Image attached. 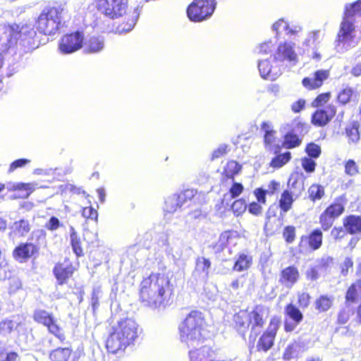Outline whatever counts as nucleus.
<instances>
[{
  "instance_id": "1",
  "label": "nucleus",
  "mask_w": 361,
  "mask_h": 361,
  "mask_svg": "<svg viewBox=\"0 0 361 361\" xmlns=\"http://www.w3.org/2000/svg\"><path fill=\"white\" fill-rule=\"evenodd\" d=\"M172 289L170 281L163 274H152L140 286V301L152 309H164L169 302Z\"/></svg>"
},
{
  "instance_id": "2",
  "label": "nucleus",
  "mask_w": 361,
  "mask_h": 361,
  "mask_svg": "<svg viewBox=\"0 0 361 361\" xmlns=\"http://www.w3.org/2000/svg\"><path fill=\"white\" fill-rule=\"evenodd\" d=\"M207 323L200 311L192 310L178 326L180 341L188 348L200 346L207 335Z\"/></svg>"
},
{
  "instance_id": "3",
  "label": "nucleus",
  "mask_w": 361,
  "mask_h": 361,
  "mask_svg": "<svg viewBox=\"0 0 361 361\" xmlns=\"http://www.w3.org/2000/svg\"><path fill=\"white\" fill-rule=\"evenodd\" d=\"M137 334L138 325L134 319H122L106 341L107 350L113 354L123 350L135 341Z\"/></svg>"
},
{
  "instance_id": "4",
  "label": "nucleus",
  "mask_w": 361,
  "mask_h": 361,
  "mask_svg": "<svg viewBox=\"0 0 361 361\" xmlns=\"http://www.w3.org/2000/svg\"><path fill=\"white\" fill-rule=\"evenodd\" d=\"M64 10L61 4L45 7L38 16L37 30L45 35H54L63 25Z\"/></svg>"
},
{
  "instance_id": "5",
  "label": "nucleus",
  "mask_w": 361,
  "mask_h": 361,
  "mask_svg": "<svg viewBox=\"0 0 361 361\" xmlns=\"http://www.w3.org/2000/svg\"><path fill=\"white\" fill-rule=\"evenodd\" d=\"M95 7L99 13L115 19L126 13L128 0H96Z\"/></svg>"
},
{
  "instance_id": "6",
  "label": "nucleus",
  "mask_w": 361,
  "mask_h": 361,
  "mask_svg": "<svg viewBox=\"0 0 361 361\" xmlns=\"http://www.w3.org/2000/svg\"><path fill=\"white\" fill-rule=\"evenodd\" d=\"M216 8V0H194L187 10L190 20L200 22L209 18Z\"/></svg>"
},
{
  "instance_id": "7",
  "label": "nucleus",
  "mask_w": 361,
  "mask_h": 361,
  "mask_svg": "<svg viewBox=\"0 0 361 361\" xmlns=\"http://www.w3.org/2000/svg\"><path fill=\"white\" fill-rule=\"evenodd\" d=\"M354 22V20L343 18L336 40V47L338 51H343L351 47L355 37Z\"/></svg>"
},
{
  "instance_id": "8",
  "label": "nucleus",
  "mask_w": 361,
  "mask_h": 361,
  "mask_svg": "<svg viewBox=\"0 0 361 361\" xmlns=\"http://www.w3.org/2000/svg\"><path fill=\"white\" fill-rule=\"evenodd\" d=\"M34 319L38 323L46 326L49 331L54 335L61 342L65 339V335L63 329L57 324L56 319L52 314L42 310H38L35 312Z\"/></svg>"
},
{
  "instance_id": "9",
  "label": "nucleus",
  "mask_w": 361,
  "mask_h": 361,
  "mask_svg": "<svg viewBox=\"0 0 361 361\" xmlns=\"http://www.w3.org/2000/svg\"><path fill=\"white\" fill-rule=\"evenodd\" d=\"M83 42L82 32H75L63 35L59 42V48L63 54H72L80 49L82 47Z\"/></svg>"
},
{
  "instance_id": "10",
  "label": "nucleus",
  "mask_w": 361,
  "mask_h": 361,
  "mask_svg": "<svg viewBox=\"0 0 361 361\" xmlns=\"http://www.w3.org/2000/svg\"><path fill=\"white\" fill-rule=\"evenodd\" d=\"M280 323V319L277 317H274L271 319L267 330L262 335L258 341L257 344L258 350L266 352L273 346Z\"/></svg>"
},
{
  "instance_id": "11",
  "label": "nucleus",
  "mask_w": 361,
  "mask_h": 361,
  "mask_svg": "<svg viewBox=\"0 0 361 361\" xmlns=\"http://www.w3.org/2000/svg\"><path fill=\"white\" fill-rule=\"evenodd\" d=\"M35 34V32L30 29L27 26H23L20 28L18 25H10L6 28L4 32V35L7 41L6 46L11 47L17 43L19 38L24 36L25 37L26 35L32 38Z\"/></svg>"
},
{
  "instance_id": "12",
  "label": "nucleus",
  "mask_w": 361,
  "mask_h": 361,
  "mask_svg": "<svg viewBox=\"0 0 361 361\" xmlns=\"http://www.w3.org/2000/svg\"><path fill=\"white\" fill-rule=\"evenodd\" d=\"M249 327H250V338L254 340L259 334L264 324V311L262 307H256L252 311L248 312Z\"/></svg>"
},
{
  "instance_id": "13",
  "label": "nucleus",
  "mask_w": 361,
  "mask_h": 361,
  "mask_svg": "<svg viewBox=\"0 0 361 361\" xmlns=\"http://www.w3.org/2000/svg\"><path fill=\"white\" fill-rule=\"evenodd\" d=\"M274 59L280 62L288 61L295 65L298 61V55L293 49V45L285 42L279 46L274 54Z\"/></svg>"
},
{
  "instance_id": "14",
  "label": "nucleus",
  "mask_w": 361,
  "mask_h": 361,
  "mask_svg": "<svg viewBox=\"0 0 361 361\" xmlns=\"http://www.w3.org/2000/svg\"><path fill=\"white\" fill-rule=\"evenodd\" d=\"M74 267L71 262L65 259L63 263H58L54 268L53 272L59 285L66 283L67 280L72 276Z\"/></svg>"
},
{
  "instance_id": "15",
  "label": "nucleus",
  "mask_w": 361,
  "mask_h": 361,
  "mask_svg": "<svg viewBox=\"0 0 361 361\" xmlns=\"http://www.w3.org/2000/svg\"><path fill=\"white\" fill-rule=\"evenodd\" d=\"M336 112V108L333 105H329L324 109H318L312 115V123L318 126H324L332 119Z\"/></svg>"
},
{
  "instance_id": "16",
  "label": "nucleus",
  "mask_w": 361,
  "mask_h": 361,
  "mask_svg": "<svg viewBox=\"0 0 361 361\" xmlns=\"http://www.w3.org/2000/svg\"><path fill=\"white\" fill-rule=\"evenodd\" d=\"M329 77V71L327 70H318L312 76L305 78L302 85L307 89L314 90L322 86L323 82Z\"/></svg>"
},
{
  "instance_id": "17",
  "label": "nucleus",
  "mask_w": 361,
  "mask_h": 361,
  "mask_svg": "<svg viewBox=\"0 0 361 361\" xmlns=\"http://www.w3.org/2000/svg\"><path fill=\"white\" fill-rule=\"evenodd\" d=\"M262 130L264 132V141L265 148L271 152L276 153L279 151V145L274 144L276 131L270 122H263L261 125Z\"/></svg>"
},
{
  "instance_id": "18",
  "label": "nucleus",
  "mask_w": 361,
  "mask_h": 361,
  "mask_svg": "<svg viewBox=\"0 0 361 361\" xmlns=\"http://www.w3.org/2000/svg\"><path fill=\"white\" fill-rule=\"evenodd\" d=\"M299 273L296 268L288 267L281 272V282L288 288L292 287L298 281Z\"/></svg>"
},
{
  "instance_id": "19",
  "label": "nucleus",
  "mask_w": 361,
  "mask_h": 361,
  "mask_svg": "<svg viewBox=\"0 0 361 361\" xmlns=\"http://www.w3.org/2000/svg\"><path fill=\"white\" fill-rule=\"evenodd\" d=\"M104 48V40L102 37H91L84 43V51L86 53H98L102 51Z\"/></svg>"
},
{
  "instance_id": "20",
  "label": "nucleus",
  "mask_w": 361,
  "mask_h": 361,
  "mask_svg": "<svg viewBox=\"0 0 361 361\" xmlns=\"http://www.w3.org/2000/svg\"><path fill=\"white\" fill-rule=\"evenodd\" d=\"M258 68L262 78L270 80H274L279 75L278 71H275L267 60L260 59L258 63Z\"/></svg>"
},
{
  "instance_id": "21",
  "label": "nucleus",
  "mask_w": 361,
  "mask_h": 361,
  "mask_svg": "<svg viewBox=\"0 0 361 361\" xmlns=\"http://www.w3.org/2000/svg\"><path fill=\"white\" fill-rule=\"evenodd\" d=\"M239 240L235 232L227 231L222 233L219 237V246L220 248H231L237 245Z\"/></svg>"
},
{
  "instance_id": "22",
  "label": "nucleus",
  "mask_w": 361,
  "mask_h": 361,
  "mask_svg": "<svg viewBox=\"0 0 361 361\" xmlns=\"http://www.w3.org/2000/svg\"><path fill=\"white\" fill-rule=\"evenodd\" d=\"M345 229L350 233L361 232V216L351 215L344 222Z\"/></svg>"
},
{
  "instance_id": "23",
  "label": "nucleus",
  "mask_w": 361,
  "mask_h": 361,
  "mask_svg": "<svg viewBox=\"0 0 361 361\" xmlns=\"http://www.w3.org/2000/svg\"><path fill=\"white\" fill-rule=\"evenodd\" d=\"M19 324L18 319L16 316L7 318L0 322V334L8 335Z\"/></svg>"
},
{
  "instance_id": "24",
  "label": "nucleus",
  "mask_w": 361,
  "mask_h": 361,
  "mask_svg": "<svg viewBox=\"0 0 361 361\" xmlns=\"http://www.w3.org/2000/svg\"><path fill=\"white\" fill-rule=\"evenodd\" d=\"M322 242V233L314 230L308 237L302 236L301 243H308L311 248H319Z\"/></svg>"
},
{
  "instance_id": "25",
  "label": "nucleus",
  "mask_w": 361,
  "mask_h": 361,
  "mask_svg": "<svg viewBox=\"0 0 361 361\" xmlns=\"http://www.w3.org/2000/svg\"><path fill=\"white\" fill-rule=\"evenodd\" d=\"M192 349L189 351L190 361H192L191 354L194 353L196 355L198 356V360L202 361H212L210 360V357L212 356V350L209 346L203 345L200 348H192Z\"/></svg>"
},
{
  "instance_id": "26",
  "label": "nucleus",
  "mask_w": 361,
  "mask_h": 361,
  "mask_svg": "<svg viewBox=\"0 0 361 361\" xmlns=\"http://www.w3.org/2000/svg\"><path fill=\"white\" fill-rule=\"evenodd\" d=\"M361 11V0H357L352 4L345 5L343 18L348 20H354L353 18Z\"/></svg>"
},
{
  "instance_id": "27",
  "label": "nucleus",
  "mask_w": 361,
  "mask_h": 361,
  "mask_svg": "<svg viewBox=\"0 0 361 361\" xmlns=\"http://www.w3.org/2000/svg\"><path fill=\"white\" fill-rule=\"evenodd\" d=\"M71 355V350L68 348H59L52 350L49 354L51 361H68Z\"/></svg>"
},
{
  "instance_id": "28",
  "label": "nucleus",
  "mask_w": 361,
  "mask_h": 361,
  "mask_svg": "<svg viewBox=\"0 0 361 361\" xmlns=\"http://www.w3.org/2000/svg\"><path fill=\"white\" fill-rule=\"evenodd\" d=\"M272 30L277 34L283 31L286 32L288 34H295L300 31L301 27L299 26H295L294 28H290L287 22H286L283 19H280L272 25Z\"/></svg>"
},
{
  "instance_id": "29",
  "label": "nucleus",
  "mask_w": 361,
  "mask_h": 361,
  "mask_svg": "<svg viewBox=\"0 0 361 361\" xmlns=\"http://www.w3.org/2000/svg\"><path fill=\"white\" fill-rule=\"evenodd\" d=\"M7 188L10 190H18L23 192L24 193L20 195L21 197L27 198L35 188L34 183H18L11 185H8Z\"/></svg>"
},
{
  "instance_id": "30",
  "label": "nucleus",
  "mask_w": 361,
  "mask_h": 361,
  "mask_svg": "<svg viewBox=\"0 0 361 361\" xmlns=\"http://www.w3.org/2000/svg\"><path fill=\"white\" fill-rule=\"evenodd\" d=\"M252 264V257L250 256L242 254L237 258L233 269L237 271H243L250 268Z\"/></svg>"
},
{
  "instance_id": "31",
  "label": "nucleus",
  "mask_w": 361,
  "mask_h": 361,
  "mask_svg": "<svg viewBox=\"0 0 361 361\" xmlns=\"http://www.w3.org/2000/svg\"><path fill=\"white\" fill-rule=\"evenodd\" d=\"M361 295V280L353 283L348 288L345 299L348 302H354Z\"/></svg>"
},
{
  "instance_id": "32",
  "label": "nucleus",
  "mask_w": 361,
  "mask_h": 361,
  "mask_svg": "<svg viewBox=\"0 0 361 361\" xmlns=\"http://www.w3.org/2000/svg\"><path fill=\"white\" fill-rule=\"evenodd\" d=\"M46 233L42 229L34 231L32 233L30 245L32 247V248H37L39 246L43 245L45 242Z\"/></svg>"
},
{
  "instance_id": "33",
  "label": "nucleus",
  "mask_w": 361,
  "mask_h": 361,
  "mask_svg": "<svg viewBox=\"0 0 361 361\" xmlns=\"http://www.w3.org/2000/svg\"><path fill=\"white\" fill-rule=\"evenodd\" d=\"M293 199L291 193L288 190H284L281 194L279 200V206L283 212L289 211L292 207Z\"/></svg>"
},
{
  "instance_id": "34",
  "label": "nucleus",
  "mask_w": 361,
  "mask_h": 361,
  "mask_svg": "<svg viewBox=\"0 0 361 361\" xmlns=\"http://www.w3.org/2000/svg\"><path fill=\"white\" fill-rule=\"evenodd\" d=\"M333 300V297H329L327 295H321L315 301V307L319 312H326L331 307Z\"/></svg>"
},
{
  "instance_id": "35",
  "label": "nucleus",
  "mask_w": 361,
  "mask_h": 361,
  "mask_svg": "<svg viewBox=\"0 0 361 361\" xmlns=\"http://www.w3.org/2000/svg\"><path fill=\"white\" fill-rule=\"evenodd\" d=\"M286 313L295 322V325L298 324L303 318L302 314L299 309L292 304L286 306Z\"/></svg>"
},
{
  "instance_id": "36",
  "label": "nucleus",
  "mask_w": 361,
  "mask_h": 361,
  "mask_svg": "<svg viewBox=\"0 0 361 361\" xmlns=\"http://www.w3.org/2000/svg\"><path fill=\"white\" fill-rule=\"evenodd\" d=\"M18 355L15 352H8L6 344L0 341V361H18Z\"/></svg>"
},
{
  "instance_id": "37",
  "label": "nucleus",
  "mask_w": 361,
  "mask_h": 361,
  "mask_svg": "<svg viewBox=\"0 0 361 361\" xmlns=\"http://www.w3.org/2000/svg\"><path fill=\"white\" fill-rule=\"evenodd\" d=\"M308 194L312 201L319 200L324 195V187L318 184H313L309 188Z\"/></svg>"
},
{
  "instance_id": "38",
  "label": "nucleus",
  "mask_w": 361,
  "mask_h": 361,
  "mask_svg": "<svg viewBox=\"0 0 361 361\" xmlns=\"http://www.w3.org/2000/svg\"><path fill=\"white\" fill-rule=\"evenodd\" d=\"M234 321L235 322L236 326L239 329H248L249 328V317L248 312L245 311H241L239 313L235 314Z\"/></svg>"
},
{
  "instance_id": "39",
  "label": "nucleus",
  "mask_w": 361,
  "mask_h": 361,
  "mask_svg": "<svg viewBox=\"0 0 361 361\" xmlns=\"http://www.w3.org/2000/svg\"><path fill=\"white\" fill-rule=\"evenodd\" d=\"M358 128L359 123L357 122H353L345 128L346 135L353 142H357L360 139Z\"/></svg>"
},
{
  "instance_id": "40",
  "label": "nucleus",
  "mask_w": 361,
  "mask_h": 361,
  "mask_svg": "<svg viewBox=\"0 0 361 361\" xmlns=\"http://www.w3.org/2000/svg\"><path fill=\"white\" fill-rule=\"evenodd\" d=\"M180 206L176 198V194H173L166 200L164 210L169 213L175 212Z\"/></svg>"
},
{
  "instance_id": "41",
  "label": "nucleus",
  "mask_w": 361,
  "mask_h": 361,
  "mask_svg": "<svg viewBox=\"0 0 361 361\" xmlns=\"http://www.w3.org/2000/svg\"><path fill=\"white\" fill-rule=\"evenodd\" d=\"M319 30H315L310 32L305 39L304 45L307 47L311 48L312 49H316L317 44L319 43Z\"/></svg>"
},
{
  "instance_id": "42",
  "label": "nucleus",
  "mask_w": 361,
  "mask_h": 361,
  "mask_svg": "<svg viewBox=\"0 0 361 361\" xmlns=\"http://www.w3.org/2000/svg\"><path fill=\"white\" fill-rule=\"evenodd\" d=\"M211 267V262L208 259L200 257L196 262V271H200L204 274V277H207L209 270Z\"/></svg>"
},
{
  "instance_id": "43",
  "label": "nucleus",
  "mask_w": 361,
  "mask_h": 361,
  "mask_svg": "<svg viewBox=\"0 0 361 361\" xmlns=\"http://www.w3.org/2000/svg\"><path fill=\"white\" fill-rule=\"evenodd\" d=\"M196 191L192 189H188L180 192V194H176V198L178 201V203L180 206V208L189 200H191L195 195Z\"/></svg>"
},
{
  "instance_id": "44",
  "label": "nucleus",
  "mask_w": 361,
  "mask_h": 361,
  "mask_svg": "<svg viewBox=\"0 0 361 361\" xmlns=\"http://www.w3.org/2000/svg\"><path fill=\"white\" fill-rule=\"evenodd\" d=\"M290 159V153L289 152L283 154H280L272 159L270 166L274 168H280L286 164Z\"/></svg>"
},
{
  "instance_id": "45",
  "label": "nucleus",
  "mask_w": 361,
  "mask_h": 361,
  "mask_svg": "<svg viewBox=\"0 0 361 361\" xmlns=\"http://www.w3.org/2000/svg\"><path fill=\"white\" fill-rule=\"evenodd\" d=\"M13 228L21 235H25L30 231V225L28 221L21 219L16 221L13 224Z\"/></svg>"
},
{
  "instance_id": "46",
  "label": "nucleus",
  "mask_w": 361,
  "mask_h": 361,
  "mask_svg": "<svg viewBox=\"0 0 361 361\" xmlns=\"http://www.w3.org/2000/svg\"><path fill=\"white\" fill-rule=\"evenodd\" d=\"M300 143L298 136L291 133H287L284 137V145L288 149L298 147Z\"/></svg>"
},
{
  "instance_id": "47",
  "label": "nucleus",
  "mask_w": 361,
  "mask_h": 361,
  "mask_svg": "<svg viewBox=\"0 0 361 361\" xmlns=\"http://www.w3.org/2000/svg\"><path fill=\"white\" fill-rule=\"evenodd\" d=\"M344 210L343 206L340 203H336L326 208L324 213L331 216L334 219L341 215Z\"/></svg>"
},
{
  "instance_id": "48",
  "label": "nucleus",
  "mask_w": 361,
  "mask_h": 361,
  "mask_svg": "<svg viewBox=\"0 0 361 361\" xmlns=\"http://www.w3.org/2000/svg\"><path fill=\"white\" fill-rule=\"evenodd\" d=\"M240 165H239L235 161H230L227 163L225 168L226 176L232 178L240 171Z\"/></svg>"
},
{
  "instance_id": "49",
  "label": "nucleus",
  "mask_w": 361,
  "mask_h": 361,
  "mask_svg": "<svg viewBox=\"0 0 361 361\" xmlns=\"http://www.w3.org/2000/svg\"><path fill=\"white\" fill-rule=\"evenodd\" d=\"M247 208V204L243 199H239L233 202L231 205V209L236 216H240L245 212Z\"/></svg>"
},
{
  "instance_id": "50",
  "label": "nucleus",
  "mask_w": 361,
  "mask_h": 361,
  "mask_svg": "<svg viewBox=\"0 0 361 361\" xmlns=\"http://www.w3.org/2000/svg\"><path fill=\"white\" fill-rule=\"evenodd\" d=\"M22 288L21 280L17 276H12L8 279V292L10 294L16 293Z\"/></svg>"
},
{
  "instance_id": "51",
  "label": "nucleus",
  "mask_w": 361,
  "mask_h": 361,
  "mask_svg": "<svg viewBox=\"0 0 361 361\" xmlns=\"http://www.w3.org/2000/svg\"><path fill=\"white\" fill-rule=\"evenodd\" d=\"M33 252L34 250H32L31 253L30 250H14L13 257L20 262H23L33 255Z\"/></svg>"
},
{
  "instance_id": "52",
  "label": "nucleus",
  "mask_w": 361,
  "mask_h": 361,
  "mask_svg": "<svg viewBox=\"0 0 361 361\" xmlns=\"http://www.w3.org/2000/svg\"><path fill=\"white\" fill-rule=\"evenodd\" d=\"M102 290L99 287L94 288L92 290L91 303L92 309L95 311L99 305V300L102 298Z\"/></svg>"
},
{
  "instance_id": "53",
  "label": "nucleus",
  "mask_w": 361,
  "mask_h": 361,
  "mask_svg": "<svg viewBox=\"0 0 361 361\" xmlns=\"http://www.w3.org/2000/svg\"><path fill=\"white\" fill-rule=\"evenodd\" d=\"M353 90L350 87L344 88L338 95V100L343 104H347L352 95H353Z\"/></svg>"
},
{
  "instance_id": "54",
  "label": "nucleus",
  "mask_w": 361,
  "mask_h": 361,
  "mask_svg": "<svg viewBox=\"0 0 361 361\" xmlns=\"http://www.w3.org/2000/svg\"><path fill=\"white\" fill-rule=\"evenodd\" d=\"M305 151L312 158H318L321 154V148L315 143H310L307 145Z\"/></svg>"
},
{
  "instance_id": "55",
  "label": "nucleus",
  "mask_w": 361,
  "mask_h": 361,
  "mask_svg": "<svg viewBox=\"0 0 361 361\" xmlns=\"http://www.w3.org/2000/svg\"><path fill=\"white\" fill-rule=\"evenodd\" d=\"M302 179V174H300L299 173H292L289 178L288 184L292 188H300V186L302 188L303 183H302L300 184V180Z\"/></svg>"
},
{
  "instance_id": "56",
  "label": "nucleus",
  "mask_w": 361,
  "mask_h": 361,
  "mask_svg": "<svg viewBox=\"0 0 361 361\" xmlns=\"http://www.w3.org/2000/svg\"><path fill=\"white\" fill-rule=\"evenodd\" d=\"M345 173L350 176H353L358 173V167L353 159H349L345 164Z\"/></svg>"
},
{
  "instance_id": "57",
  "label": "nucleus",
  "mask_w": 361,
  "mask_h": 361,
  "mask_svg": "<svg viewBox=\"0 0 361 361\" xmlns=\"http://www.w3.org/2000/svg\"><path fill=\"white\" fill-rule=\"evenodd\" d=\"M331 94L329 92L322 93L318 95L316 99L312 102L314 107H319L326 104L330 99Z\"/></svg>"
},
{
  "instance_id": "58",
  "label": "nucleus",
  "mask_w": 361,
  "mask_h": 361,
  "mask_svg": "<svg viewBox=\"0 0 361 361\" xmlns=\"http://www.w3.org/2000/svg\"><path fill=\"white\" fill-rule=\"evenodd\" d=\"M334 220V219L333 217L324 212L320 216V223L322 228L324 231L330 228L333 224Z\"/></svg>"
},
{
  "instance_id": "59",
  "label": "nucleus",
  "mask_w": 361,
  "mask_h": 361,
  "mask_svg": "<svg viewBox=\"0 0 361 361\" xmlns=\"http://www.w3.org/2000/svg\"><path fill=\"white\" fill-rule=\"evenodd\" d=\"M137 18H138V15L135 12H134L133 16L132 19L130 20V23H127L126 24L123 23L122 25H121L119 26L120 31L124 32H128L132 30V29L134 27V26L136 23Z\"/></svg>"
},
{
  "instance_id": "60",
  "label": "nucleus",
  "mask_w": 361,
  "mask_h": 361,
  "mask_svg": "<svg viewBox=\"0 0 361 361\" xmlns=\"http://www.w3.org/2000/svg\"><path fill=\"white\" fill-rule=\"evenodd\" d=\"M61 224L59 219L56 216H51L49 220L45 224L44 227L51 231H56Z\"/></svg>"
},
{
  "instance_id": "61",
  "label": "nucleus",
  "mask_w": 361,
  "mask_h": 361,
  "mask_svg": "<svg viewBox=\"0 0 361 361\" xmlns=\"http://www.w3.org/2000/svg\"><path fill=\"white\" fill-rule=\"evenodd\" d=\"M82 215L84 218L91 220L97 219V212L93 209L92 207H85L82 209Z\"/></svg>"
},
{
  "instance_id": "62",
  "label": "nucleus",
  "mask_w": 361,
  "mask_h": 361,
  "mask_svg": "<svg viewBox=\"0 0 361 361\" xmlns=\"http://www.w3.org/2000/svg\"><path fill=\"white\" fill-rule=\"evenodd\" d=\"M228 146L226 144L220 145L217 149L214 150L212 155V159H219L221 157L225 155L228 152Z\"/></svg>"
},
{
  "instance_id": "63",
  "label": "nucleus",
  "mask_w": 361,
  "mask_h": 361,
  "mask_svg": "<svg viewBox=\"0 0 361 361\" xmlns=\"http://www.w3.org/2000/svg\"><path fill=\"white\" fill-rule=\"evenodd\" d=\"M316 163L312 159L305 157L302 159V166L308 173H312L315 169Z\"/></svg>"
},
{
  "instance_id": "64",
  "label": "nucleus",
  "mask_w": 361,
  "mask_h": 361,
  "mask_svg": "<svg viewBox=\"0 0 361 361\" xmlns=\"http://www.w3.org/2000/svg\"><path fill=\"white\" fill-rule=\"evenodd\" d=\"M243 190V186L241 183H234L230 188V195L232 198H235L240 195Z\"/></svg>"
}]
</instances>
